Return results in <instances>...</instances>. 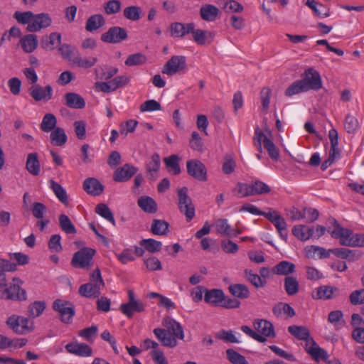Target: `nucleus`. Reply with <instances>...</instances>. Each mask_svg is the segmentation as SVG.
<instances>
[{"label":"nucleus","instance_id":"obj_1","mask_svg":"<svg viewBox=\"0 0 364 364\" xmlns=\"http://www.w3.org/2000/svg\"><path fill=\"white\" fill-rule=\"evenodd\" d=\"M328 223V232L333 238L338 239L341 245L364 247V234H354L351 230L341 227L334 218H329Z\"/></svg>","mask_w":364,"mask_h":364},{"label":"nucleus","instance_id":"obj_2","mask_svg":"<svg viewBox=\"0 0 364 364\" xmlns=\"http://www.w3.org/2000/svg\"><path fill=\"white\" fill-rule=\"evenodd\" d=\"M90 282L81 285L78 293L86 298H97L105 287V282L102 278L100 270L95 269L90 276Z\"/></svg>","mask_w":364,"mask_h":364},{"label":"nucleus","instance_id":"obj_3","mask_svg":"<svg viewBox=\"0 0 364 364\" xmlns=\"http://www.w3.org/2000/svg\"><path fill=\"white\" fill-rule=\"evenodd\" d=\"M96 250L91 247H82L73 256L71 264L75 268L89 269L93 264V257Z\"/></svg>","mask_w":364,"mask_h":364},{"label":"nucleus","instance_id":"obj_4","mask_svg":"<svg viewBox=\"0 0 364 364\" xmlns=\"http://www.w3.org/2000/svg\"><path fill=\"white\" fill-rule=\"evenodd\" d=\"M128 301L123 303L119 306L121 312L128 318H132L135 313H141L145 311V304L135 297L132 290L128 291Z\"/></svg>","mask_w":364,"mask_h":364},{"label":"nucleus","instance_id":"obj_5","mask_svg":"<svg viewBox=\"0 0 364 364\" xmlns=\"http://www.w3.org/2000/svg\"><path fill=\"white\" fill-rule=\"evenodd\" d=\"M178 209L184 214L186 220L191 221L195 216V207L191 198L188 195V188L183 187L178 190Z\"/></svg>","mask_w":364,"mask_h":364},{"label":"nucleus","instance_id":"obj_6","mask_svg":"<svg viewBox=\"0 0 364 364\" xmlns=\"http://www.w3.org/2000/svg\"><path fill=\"white\" fill-rule=\"evenodd\" d=\"M13 284H10L1 291V298L12 301L26 300V292L20 287L19 284L21 280L19 279L14 278L13 279Z\"/></svg>","mask_w":364,"mask_h":364},{"label":"nucleus","instance_id":"obj_7","mask_svg":"<svg viewBox=\"0 0 364 364\" xmlns=\"http://www.w3.org/2000/svg\"><path fill=\"white\" fill-rule=\"evenodd\" d=\"M53 309L59 313L61 321L65 323H70L75 315V306L68 301L55 299L53 304Z\"/></svg>","mask_w":364,"mask_h":364},{"label":"nucleus","instance_id":"obj_8","mask_svg":"<svg viewBox=\"0 0 364 364\" xmlns=\"http://www.w3.org/2000/svg\"><path fill=\"white\" fill-rule=\"evenodd\" d=\"M300 81L305 86L306 92L311 90H318L322 87L321 78L318 72L312 68L305 70Z\"/></svg>","mask_w":364,"mask_h":364},{"label":"nucleus","instance_id":"obj_9","mask_svg":"<svg viewBox=\"0 0 364 364\" xmlns=\"http://www.w3.org/2000/svg\"><path fill=\"white\" fill-rule=\"evenodd\" d=\"M7 326L17 334H25L33 329L32 324L29 325V320L27 318L12 315L6 321Z\"/></svg>","mask_w":364,"mask_h":364},{"label":"nucleus","instance_id":"obj_10","mask_svg":"<svg viewBox=\"0 0 364 364\" xmlns=\"http://www.w3.org/2000/svg\"><path fill=\"white\" fill-rule=\"evenodd\" d=\"M187 173L189 176L199 181L207 180V169L199 160L191 159L186 162Z\"/></svg>","mask_w":364,"mask_h":364},{"label":"nucleus","instance_id":"obj_11","mask_svg":"<svg viewBox=\"0 0 364 364\" xmlns=\"http://www.w3.org/2000/svg\"><path fill=\"white\" fill-rule=\"evenodd\" d=\"M186 68V58L183 55L172 56L162 68V73L173 75Z\"/></svg>","mask_w":364,"mask_h":364},{"label":"nucleus","instance_id":"obj_12","mask_svg":"<svg viewBox=\"0 0 364 364\" xmlns=\"http://www.w3.org/2000/svg\"><path fill=\"white\" fill-rule=\"evenodd\" d=\"M28 93L35 101L46 102L53 97V88L50 85L45 87L38 84L33 85L28 88Z\"/></svg>","mask_w":364,"mask_h":364},{"label":"nucleus","instance_id":"obj_13","mask_svg":"<svg viewBox=\"0 0 364 364\" xmlns=\"http://www.w3.org/2000/svg\"><path fill=\"white\" fill-rule=\"evenodd\" d=\"M127 38L126 30L119 26L111 27L101 36V41L109 43H118Z\"/></svg>","mask_w":364,"mask_h":364},{"label":"nucleus","instance_id":"obj_14","mask_svg":"<svg viewBox=\"0 0 364 364\" xmlns=\"http://www.w3.org/2000/svg\"><path fill=\"white\" fill-rule=\"evenodd\" d=\"M51 22V18L48 14H33L32 21L29 23V26H27V30L30 32H37L42 28L48 27Z\"/></svg>","mask_w":364,"mask_h":364},{"label":"nucleus","instance_id":"obj_15","mask_svg":"<svg viewBox=\"0 0 364 364\" xmlns=\"http://www.w3.org/2000/svg\"><path fill=\"white\" fill-rule=\"evenodd\" d=\"M137 168L129 164H125L122 167L115 170L113 179L116 182H124L129 181L136 172Z\"/></svg>","mask_w":364,"mask_h":364},{"label":"nucleus","instance_id":"obj_16","mask_svg":"<svg viewBox=\"0 0 364 364\" xmlns=\"http://www.w3.org/2000/svg\"><path fill=\"white\" fill-rule=\"evenodd\" d=\"M66 350L80 357H90L92 355V349L85 343L72 342L65 346Z\"/></svg>","mask_w":364,"mask_h":364},{"label":"nucleus","instance_id":"obj_17","mask_svg":"<svg viewBox=\"0 0 364 364\" xmlns=\"http://www.w3.org/2000/svg\"><path fill=\"white\" fill-rule=\"evenodd\" d=\"M253 326L255 331L259 333V335L267 337H275V332L272 323L264 319H257L253 322Z\"/></svg>","mask_w":364,"mask_h":364},{"label":"nucleus","instance_id":"obj_18","mask_svg":"<svg viewBox=\"0 0 364 364\" xmlns=\"http://www.w3.org/2000/svg\"><path fill=\"white\" fill-rule=\"evenodd\" d=\"M82 187L87 193L93 196L101 195L104 191V186L95 178H86Z\"/></svg>","mask_w":364,"mask_h":364},{"label":"nucleus","instance_id":"obj_19","mask_svg":"<svg viewBox=\"0 0 364 364\" xmlns=\"http://www.w3.org/2000/svg\"><path fill=\"white\" fill-rule=\"evenodd\" d=\"M194 28L193 23H182L174 22L170 25L171 36L174 38H183L186 34L193 31Z\"/></svg>","mask_w":364,"mask_h":364},{"label":"nucleus","instance_id":"obj_20","mask_svg":"<svg viewBox=\"0 0 364 364\" xmlns=\"http://www.w3.org/2000/svg\"><path fill=\"white\" fill-rule=\"evenodd\" d=\"M154 334L164 346L174 348L178 345V341L168 331L164 328L154 329Z\"/></svg>","mask_w":364,"mask_h":364},{"label":"nucleus","instance_id":"obj_21","mask_svg":"<svg viewBox=\"0 0 364 364\" xmlns=\"http://www.w3.org/2000/svg\"><path fill=\"white\" fill-rule=\"evenodd\" d=\"M162 324L167 328V331L171 332L172 336L176 338L183 340L184 338L183 329L181 325L171 317H165Z\"/></svg>","mask_w":364,"mask_h":364},{"label":"nucleus","instance_id":"obj_22","mask_svg":"<svg viewBox=\"0 0 364 364\" xmlns=\"http://www.w3.org/2000/svg\"><path fill=\"white\" fill-rule=\"evenodd\" d=\"M225 299V294L219 289H205L204 301L212 306H219Z\"/></svg>","mask_w":364,"mask_h":364},{"label":"nucleus","instance_id":"obj_23","mask_svg":"<svg viewBox=\"0 0 364 364\" xmlns=\"http://www.w3.org/2000/svg\"><path fill=\"white\" fill-rule=\"evenodd\" d=\"M160 156L157 153H154L151 156L150 160L146 164V171L147 177L150 180H156L158 177V172L160 168Z\"/></svg>","mask_w":364,"mask_h":364},{"label":"nucleus","instance_id":"obj_24","mask_svg":"<svg viewBox=\"0 0 364 364\" xmlns=\"http://www.w3.org/2000/svg\"><path fill=\"white\" fill-rule=\"evenodd\" d=\"M328 137L331 141V149L329 151V161L338 159L341 156V151L338 147V132L335 129H331L328 132Z\"/></svg>","mask_w":364,"mask_h":364},{"label":"nucleus","instance_id":"obj_25","mask_svg":"<svg viewBox=\"0 0 364 364\" xmlns=\"http://www.w3.org/2000/svg\"><path fill=\"white\" fill-rule=\"evenodd\" d=\"M65 104L71 109H81L85 107L84 99L75 92H68L64 95Z\"/></svg>","mask_w":364,"mask_h":364},{"label":"nucleus","instance_id":"obj_26","mask_svg":"<svg viewBox=\"0 0 364 364\" xmlns=\"http://www.w3.org/2000/svg\"><path fill=\"white\" fill-rule=\"evenodd\" d=\"M219 12L218 7L212 4L203 5L200 9V17L206 21H214L217 18Z\"/></svg>","mask_w":364,"mask_h":364},{"label":"nucleus","instance_id":"obj_27","mask_svg":"<svg viewBox=\"0 0 364 364\" xmlns=\"http://www.w3.org/2000/svg\"><path fill=\"white\" fill-rule=\"evenodd\" d=\"M58 51L64 60L70 62L73 65L75 62V59H77L80 54L74 47L66 43L62 44L59 47Z\"/></svg>","mask_w":364,"mask_h":364},{"label":"nucleus","instance_id":"obj_28","mask_svg":"<svg viewBox=\"0 0 364 364\" xmlns=\"http://www.w3.org/2000/svg\"><path fill=\"white\" fill-rule=\"evenodd\" d=\"M293 235L299 240L305 241L314 236L315 231L313 227L304 225H296L292 229Z\"/></svg>","mask_w":364,"mask_h":364},{"label":"nucleus","instance_id":"obj_29","mask_svg":"<svg viewBox=\"0 0 364 364\" xmlns=\"http://www.w3.org/2000/svg\"><path fill=\"white\" fill-rule=\"evenodd\" d=\"M26 168L27 171L33 176H38L41 171V165L37 153L28 154Z\"/></svg>","mask_w":364,"mask_h":364},{"label":"nucleus","instance_id":"obj_30","mask_svg":"<svg viewBox=\"0 0 364 364\" xmlns=\"http://www.w3.org/2000/svg\"><path fill=\"white\" fill-rule=\"evenodd\" d=\"M139 207L146 213H155L157 211V204L155 200L149 196H141L138 199Z\"/></svg>","mask_w":364,"mask_h":364},{"label":"nucleus","instance_id":"obj_31","mask_svg":"<svg viewBox=\"0 0 364 364\" xmlns=\"http://www.w3.org/2000/svg\"><path fill=\"white\" fill-rule=\"evenodd\" d=\"M312 346L307 349V352L314 358V360L318 362L320 360H322L325 362H327L328 358V354L324 349L320 348L314 341L311 338Z\"/></svg>","mask_w":364,"mask_h":364},{"label":"nucleus","instance_id":"obj_32","mask_svg":"<svg viewBox=\"0 0 364 364\" xmlns=\"http://www.w3.org/2000/svg\"><path fill=\"white\" fill-rule=\"evenodd\" d=\"M288 331L299 340L309 341L310 339V332L305 326L292 325L288 327Z\"/></svg>","mask_w":364,"mask_h":364},{"label":"nucleus","instance_id":"obj_33","mask_svg":"<svg viewBox=\"0 0 364 364\" xmlns=\"http://www.w3.org/2000/svg\"><path fill=\"white\" fill-rule=\"evenodd\" d=\"M338 292V289L331 286H321L316 289V294L313 297L316 299H330L333 294Z\"/></svg>","mask_w":364,"mask_h":364},{"label":"nucleus","instance_id":"obj_34","mask_svg":"<svg viewBox=\"0 0 364 364\" xmlns=\"http://www.w3.org/2000/svg\"><path fill=\"white\" fill-rule=\"evenodd\" d=\"M179 161L180 158L176 154H172L168 157L164 158V164L170 173L178 175L181 173Z\"/></svg>","mask_w":364,"mask_h":364},{"label":"nucleus","instance_id":"obj_35","mask_svg":"<svg viewBox=\"0 0 364 364\" xmlns=\"http://www.w3.org/2000/svg\"><path fill=\"white\" fill-rule=\"evenodd\" d=\"M20 43L26 53H31L38 46L37 36L33 34L26 35L21 39Z\"/></svg>","mask_w":364,"mask_h":364},{"label":"nucleus","instance_id":"obj_36","mask_svg":"<svg viewBox=\"0 0 364 364\" xmlns=\"http://www.w3.org/2000/svg\"><path fill=\"white\" fill-rule=\"evenodd\" d=\"M61 35L59 33H51L42 41V47L44 49L53 50L56 46L60 44Z\"/></svg>","mask_w":364,"mask_h":364},{"label":"nucleus","instance_id":"obj_37","mask_svg":"<svg viewBox=\"0 0 364 364\" xmlns=\"http://www.w3.org/2000/svg\"><path fill=\"white\" fill-rule=\"evenodd\" d=\"M168 223L159 219H154L151 225V231L155 235H165L168 232Z\"/></svg>","mask_w":364,"mask_h":364},{"label":"nucleus","instance_id":"obj_38","mask_svg":"<svg viewBox=\"0 0 364 364\" xmlns=\"http://www.w3.org/2000/svg\"><path fill=\"white\" fill-rule=\"evenodd\" d=\"M50 187L54 192L55 196L62 203H63L64 205L68 204L69 200L67 193L64 188L60 184H59L58 183L55 182L53 180H50Z\"/></svg>","mask_w":364,"mask_h":364},{"label":"nucleus","instance_id":"obj_39","mask_svg":"<svg viewBox=\"0 0 364 364\" xmlns=\"http://www.w3.org/2000/svg\"><path fill=\"white\" fill-rule=\"evenodd\" d=\"M105 23V18L101 14H95L87 19L85 28L87 31L92 32L104 26Z\"/></svg>","mask_w":364,"mask_h":364},{"label":"nucleus","instance_id":"obj_40","mask_svg":"<svg viewBox=\"0 0 364 364\" xmlns=\"http://www.w3.org/2000/svg\"><path fill=\"white\" fill-rule=\"evenodd\" d=\"M50 140L55 146H61L67 141V136L63 128L56 127L53 129L50 135Z\"/></svg>","mask_w":364,"mask_h":364},{"label":"nucleus","instance_id":"obj_41","mask_svg":"<svg viewBox=\"0 0 364 364\" xmlns=\"http://www.w3.org/2000/svg\"><path fill=\"white\" fill-rule=\"evenodd\" d=\"M272 311L277 317H281L284 314L288 317H293L296 314L294 309L289 304L282 302L275 305Z\"/></svg>","mask_w":364,"mask_h":364},{"label":"nucleus","instance_id":"obj_42","mask_svg":"<svg viewBox=\"0 0 364 364\" xmlns=\"http://www.w3.org/2000/svg\"><path fill=\"white\" fill-rule=\"evenodd\" d=\"M57 119L53 114H46L41 123V129L44 132H50L55 129L56 127Z\"/></svg>","mask_w":364,"mask_h":364},{"label":"nucleus","instance_id":"obj_43","mask_svg":"<svg viewBox=\"0 0 364 364\" xmlns=\"http://www.w3.org/2000/svg\"><path fill=\"white\" fill-rule=\"evenodd\" d=\"M228 289L232 295L240 299H247L250 296V291L247 287L245 284H231L229 286Z\"/></svg>","mask_w":364,"mask_h":364},{"label":"nucleus","instance_id":"obj_44","mask_svg":"<svg viewBox=\"0 0 364 364\" xmlns=\"http://www.w3.org/2000/svg\"><path fill=\"white\" fill-rule=\"evenodd\" d=\"M306 255L308 257H314L317 255L320 259L328 258L331 251L326 250L323 247L315 245L308 246L306 248Z\"/></svg>","mask_w":364,"mask_h":364},{"label":"nucleus","instance_id":"obj_45","mask_svg":"<svg viewBox=\"0 0 364 364\" xmlns=\"http://www.w3.org/2000/svg\"><path fill=\"white\" fill-rule=\"evenodd\" d=\"M264 147L267 151L269 157L274 161H278L279 158V151L275 146L272 140L264 134Z\"/></svg>","mask_w":364,"mask_h":364},{"label":"nucleus","instance_id":"obj_46","mask_svg":"<svg viewBox=\"0 0 364 364\" xmlns=\"http://www.w3.org/2000/svg\"><path fill=\"white\" fill-rule=\"evenodd\" d=\"M295 270V265L288 261H282L274 267V272L279 275H289Z\"/></svg>","mask_w":364,"mask_h":364},{"label":"nucleus","instance_id":"obj_47","mask_svg":"<svg viewBox=\"0 0 364 364\" xmlns=\"http://www.w3.org/2000/svg\"><path fill=\"white\" fill-rule=\"evenodd\" d=\"M59 226L66 234H75L76 229L70 219L65 214H60L58 218Z\"/></svg>","mask_w":364,"mask_h":364},{"label":"nucleus","instance_id":"obj_48","mask_svg":"<svg viewBox=\"0 0 364 364\" xmlns=\"http://www.w3.org/2000/svg\"><path fill=\"white\" fill-rule=\"evenodd\" d=\"M284 289L289 296L296 294L299 289V284L297 279L294 277H286L284 279Z\"/></svg>","mask_w":364,"mask_h":364},{"label":"nucleus","instance_id":"obj_49","mask_svg":"<svg viewBox=\"0 0 364 364\" xmlns=\"http://www.w3.org/2000/svg\"><path fill=\"white\" fill-rule=\"evenodd\" d=\"M216 231L223 236H232V229L228 223L227 219H218L215 223Z\"/></svg>","mask_w":364,"mask_h":364},{"label":"nucleus","instance_id":"obj_50","mask_svg":"<svg viewBox=\"0 0 364 364\" xmlns=\"http://www.w3.org/2000/svg\"><path fill=\"white\" fill-rule=\"evenodd\" d=\"M140 245L149 252H159L162 247V243L154 239H143L140 241Z\"/></svg>","mask_w":364,"mask_h":364},{"label":"nucleus","instance_id":"obj_51","mask_svg":"<svg viewBox=\"0 0 364 364\" xmlns=\"http://www.w3.org/2000/svg\"><path fill=\"white\" fill-rule=\"evenodd\" d=\"M246 279L256 288L263 287L266 284V281L262 279L259 275L252 272L251 269H246L244 271Z\"/></svg>","mask_w":364,"mask_h":364},{"label":"nucleus","instance_id":"obj_52","mask_svg":"<svg viewBox=\"0 0 364 364\" xmlns=\"http://www.w3.org/2000/svg\"><path fill=\"white\" fill-rule=\"evenodd\" d=\"M95 212L110 222L112 225H115V220L113 214L109 208L105 203H100L95 208Z\"/></svg>","mask_w":364,"mask_h":364},{"label":"nucleus","instance_id":"obj_53","mask_svg":"<svg viewBox=\"0 0 364 364\" xmlns=\"http://www.w3.org/2000/svg\"><path fill=\"white\" fill-rule=\"evenodd\" d=\"M331 253L333 254L336 257L341 258L343 259H348L350 261H353L355 259V254L353 250L339 247L335 249H330Z\"/></svg>","mask_w":364,"mask_h":364},{"label":"nucleus","instance_id":"obj_54","mask_svg":"<svg viewBox=\"0 0 364 364\" xmlns=\"http://www.w3.org/2000/svg\"><path fill=\"white\" fill-rule=\"evenodd\" d=\"M46 309V303L44 301H34L29 304L28 311L30 317L36 318L41 316Z\"/></svg>","mask_w":364,"mask_h":364},{"label":"nucleus","instance_id":"obj_55","mask_svg":"<svg viewBox=\"0 0 364 364\" xmlns=\"http://www.w3.org/2000/svg\"><path fill=\"white\" fill-rule=\"evenodd\" d=\"M252 190L250 184L237 183L235 188L233 189V193L238 198H245L252 196Z\"/></svg>","mask_w":364,"mask_h":364},{"label":"nucleus","instance_id":"obj_56","mask_svg":"<svg viewBox=\"0 0 364 364\" xmlns=\"http://www.w3.org/2000/svg\"><path fill=\"white\" fill-rule=\"evenodd\" d=\"M141 12V9L140 7L130 6L124 9L123 14L127 19L136 21L140 19Z\"/></svg>","mask_w":364,"mask_h":364},{"label":"nucleus","instance_id":"obj_57","mask_svg":"<svg viewBox=\"0 0 364 364\" xmlns=\"http://www.w3.org/2000/svg\"><path fill=\"white\" fill-rule=\"evenodd\" d=\"M305 86L302 85L300 80L292 82L285 90V95L287 97H292L293 95L305 92Z\"/></svg>","mask_w":364,"mask_h":364},{"label":"nucleus","instance_id":"obj_58","mask_svg":"<svg viewBox=\"0 0 364 364\" xmlns=\"http://www.w3.org/2000/svg\"><path fill=\"white\" fill-rule=\"evenodd\" d=\"M359 127L358 119L351 114H347L344 121V128L349 134L355 133Z\"/></svg>","mask_w":364,"mask_h":364},{"label":"nucleus","instance_id":"obj_59","mask_svg":"<svg viewBox=\"0 0 364 364\" xmlns=\"http://www.w3.org/2000/svg\"><path fill=\"white\" fill-rule=\"evenodd\" d=\"M252 189V196L268 193L271 191V188L265 183L260 181H255L250 184Z\"/></svg>","mask_w":364,"mask_h":364},{"label":"nucleus","instance_id":"obj_60","mask_svg":"<svg viewBox=\"0 0 364 364\" xmlns=\"http://www.w3.org/2000/svg\"><path fill=\"white\" fill-rule=\"evenodd\" d=\"M228 359L232 364H249L245 358L232 349L226 350Z\"/></svg>","mask_w":364,"mask_h":364},{"label":"nucleus","instance_id":"obj_61","mask_svg":"<svg viewBox=\"0 0 364 364\" xmlns=\"http://www.w3.org/2000/svg\"><path fill=\"white\" fill-rule=\"evenodd\" d=\"M146 56L142 53H137L128 56L124 63L127 66L142 65L146 62Z\"/></svg>","mask_w":364,"mask_h":364},{"label":"nucleus","instance_id":"obj_62","mask_svg":"<svg viewBox=\"0 0 364 364\" xmlns=\"http://www.w3.org/2000/svg\"><path fill=\"white\" fill-rule=\"evenodd\" d=\"M97 62V59L95 57H90L85 59H82L80 54L75 59L74 65L83 69H87L92 68Z\"/></svg>","mask_w":364,"mask_h":364},{"label":"nucleus","instance_id":"obj_63","mask_svg":"<svg viewBox=\"0 0 364 364\" xmlns=\"http://www.w3.org/2000/svg\"><path fill=\"white\" fill-rule=\"evenodd\" d=\"M349 300L354 306L364 304V288L352 291Z\"/></svg>","mask_w":364,"mask_h":364},{"label":"nucleus","instance_id":"obj_64","mask_svg":"<svg viewBox=\"0 0 364 364\" xmlns=\"http://www.w3.org/2000/svg\"><path fill=\"white\" fill-rule=\"evenodd\" d=\"M104 9L108 15L117 14L121 9V2L119 0H109L105 4Z\"/></svg>","mask_w":364,"mask_h":364}]
</instances>
